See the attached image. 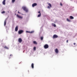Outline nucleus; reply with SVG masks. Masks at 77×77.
Returning <instances> with one entry per match:
<instances>
[{
  "label": "nucleus",
  "instance_id": "nucleus-1",
  "mask_svg": "<svg viewBox=\"0 0 77 77\" xmlns=\"http://www.w3.org/2000/svg\"><path fill=\"white\" fill-rule=\"evenodd\" d=\"M22 8L24 10V11H25L26 12H28V9L26 8V7H22Z\"/></svg>",
  "mask_w": 77,
  "mask_h": 77
},
{
  "label": "nucleus",
  "instance_id": "nucleus-2",
  "mask_svg": "<svg viewBox=\"0 0 77 77\" xmlns=\"http://www.w3.org/2000/svg\"><path fill=\"white\" fill-rule=\"evenodd\" d=\"M44 47L45 49H47V48H48L49 46L48 44H45L44 45Z\"/></svg>",
  "mask_w": 77,
  "mask_h": 77
},
{
  "label": "nucleus",
  "instance_id": "nucleus-3",
  "mask_svg": "<svg viewBox=\"0 0 77 77\" xmlns=\"http://www.w3.org/2000/svg\"><path fill=\"white\" fill-rule=\"evenodd\" d=\"M23 32H24V31L23 30H20L18 31V33L19 34H21V33H23Z\"/></svg>",
  "mask_w": 77,
  "mask_h": 77
},
{
  "label": "nucleus",
  "instance_id": "nucleus-4",
  "mask_svg": "<svg viewBox=\"0 0 77 77\" xmlns=\"http://www.w3.org/2000/svg\"><path fill=\"white\" fill-rule=\"evenodd\" d=\"M53 39H54V38H58V36L56 35H54L53 37Z\"/></svg>",
  "mask_w": 77,
  "mask_h": 77
},
{
  "label": "nucleus",
  "instance_id": "nucleus-5",
  "mask_svg": "<svg viewBox=\"0 0 77 77\" xmlns=\"http://www.w3.org/2000/svg\"><path fill=\"white\" fill-rule=\"evenodd\" d=\"M48 5H49V6H48V8L50 9V8H51V7H52L51 5V4L48 3Z\"/></svg>",
  "mask_w": 77,
  "mask_h": 77
},
{
  "label": "nucleus",
  "instance_id": "nucleus-6",
  "mask_svg": "<svg viewBox=\"0 0 77 77\" xmlns=\"http://www.w3.org/2000/svg\"><path fill=\"white\" fill-rule=\"evenodd\" d=\"M17 17L18 18H20V19H22V18H23V17L20 16V15L18 14H17Z\"/></svg>",
  "mask_w": 77,
  "mask_h": 77
},
{
  "label": "nucleus",
  "instance_id": "nucleus-7",
  "mask_svg": "<svg viewBox=\"0 0 77 77\" xmlns=\"http://www.w3.org/2000/svg\"><path fill=\"white\" fill-rule=\"evenodd\" d=\"M38 14H39L38 15V17H40L41 16V11H40L38 12Z\"/></svg>",
  "mask_w": 77,
  "mask_h": 77
},
{
  "label": "nucleus",
  "instance_id": "nucleus-8",
  "mask_svg": "<svg viewBox=\"0 0 77 77\" xmlns=\"http://www.w3.org/2000/svg\"><path fill=\"white\" fill-rule=\"evenodd\" d=\"M18 41L20 43H21V42L22 41V39L21 38H19Z\"/></svg>",
  "mask_w": 77,
  "mask_h": 77
},
{
  "label": "nucleus",
  "instance_id": "nucleus-9",
  "mask_svg": "<svg viewBox=\"0 0 77 77\" xmlns=\"http://www.w3.org/2000/svg\"><path fill=\"white\" fill-rule=\"evenodd\" d=\"M18 26H16L15 28V32H17L18 31Z\"/></svg>",
  "mask_w": 77,
  "mask_h": 77
},
{
  "label": "nucleus",
  "instance_id": "nucleus-10",
  "mask_svg": "<svg viewBox=\"0 0 77 77\" xmlns=\"http://www.w3.org/2000/svg\"><path fill=\"white\" fill-rule=\"evenodd\" d=\"M37 6V4H36V3H34L32 5V7H35V6Z\"/></svg>",
  "mask_w": 77,
  "mask_h": 77
},
{
  "label": "nucleus",
  "instance_id": "nucleus-11",
  "mask_svg": "<svg viewBox=\"0 0 77 77\" xmlns=\"http://www.w3.org/2000/svg\"><path fill=\"white\" fill-rule=\"evenodd\" d=\"M55 51L56 53H59V51H58V49H57V48L55 49Z\"/></svg>",
  "mask_w": 77,
  "mask_h": 77
},
{
  "label": "nucleus",
  "instance_id": "nucleus-12",
  "mask_svg": "<svg viewBox=\"0 0 77 77\" xmlns=\"http://www.w3.org/2000/svg\"><path fill=\"white\" fill-rule=\"evenodd\" d=\"M6 2V0H4L3 2L2 3L4 5H5L6 3H5V2Z\"/></svg>",
  "mask_w": 77,
  "mask_h": 77
},
{
  "label": "nucleus",
  "instance_id": "nucleus-13",
  "mask_svg": "<svg viewBox=\"0 0 77 77\" xmlns=\"http://www.w3.org/2000/svg\"><path fill=\"white\" fill-rule=\"evenodd\" d=\"M31 67L32 68H34V64L33 63H32L31 64Z\"/></svg>",
  "mask_w": 77,
  "mask_h": 77
},
{
  "label": "nucleus",
  "instance_id": "nucleus-14",
  "mask_svg": "<svg viewBox=\"0 0 77 77\" xmlns=\"http://www.w3.org/2000/svg\"><path fill=\"white\" fill-rule=\"evenodd\" d=\"M4 25V26L6 25V19L5 21Z\"/></svg>",
  "mask_w": 77,
  "mask_h": 77
},
{
  "label": "nucleus",
  "instance_id": "nucleus-15",
  "mask_svg": "<svg viewBox=\"0 0 77 77\" xmlns=\"http://www.w3.org/2000/svg\"><path fill=\"white\" fill-rule=\"evenodd\" d=\"M33 44H37V42H36L34 41V42H33Z\"/></svg>",
  "mask_w": 77,
  "mask_h": 77
},
{
  "label": "nucleus",
  "instance_id": "nucleus-16",
  "mask_svg": "<svg viewBox=\"0 0 77 77\" xmlns=\"http://www.w3.org/2000/svg\"><path fill=\"white\" fill-rule=\"evenodd\" d=\"M52 26H54V27H56V24H54V23H52Z\"/></svg>",
  "mask_w": 77,
  "mask_h": 77
},
{
  "label": "nucleus",
  "instance_id": "nucleus-17",
  "mask_svg": "<svg viewBox=\"0 0 77 77\" xmlns=\"http://www.w3.org/2000/svg\"><path fill=\"white\" fill-rule=\"evenodd\" d=\"M15 0H12V3H14L15 2Z\"/></svg>",
  "mask_w": 77,
  "mask_h": 77
},
{
  "label": "nucleus",
  "instance_id": "nucleus-18",
  "mask_svg": "<svg viewBox=\"0 0 77 77\" xmlns=\"http://www.w3.org/2000/svg\"><path fill=\"white\" fill-rule=\"evenodd\" d=\"M70 19H72L74 18V17H72V16H70Z\"/></svg>",
  "mask_w": 77,
  "mask_h": 77
},
{
  "label": "nucleus",
  "instance_id": "nucleus-19",
  "mask_svg": "<svg viewBox=\"0 0 77 77\" xmlns=\"http://www.w3.org/2000/svg\"><path fill=\"white\" fill-rule=\"evenodd\" d=\"M67 20L69 22H70V21H71V20H69V19H68L67 18Z\"/></svg>",
  "mask_w": 77,
  "mask_h": 77
},
{
  "label": "nucleus",
  "instance_id": "nucleus-20",
  "mask_svg": "<svg viewBox=\"0 0 77 77\" xmlns=\"http://www.w3.org/2000/svg\"><path fill=\"white\" fill-rule=\"evenodd\" d=\"M4 48H5L6 49H8V48L7 46H5L4 47Z\"/></svg>",
  "mask_w": 77,
  "mask_h": 77
},
{
  "label": "nucleus",
  "instance_id": "nucleus-21",
  "mask_svg": "<svg viewBox=\"0 0 77 77\" xmlns=\"http://www.w3.org/2000/svg\"><path fill=\"white\" fill-rule=\"evenodd\" d=\"M33 50H34V51L36 50V47H34V48H33Z\"/></svg>",
  "mask_w": 77,
  "mask_h": 77
},
{
  "label": "nucleus",
  "instance_id": "nucleus-22",
  "mask_svg": "<svg viewBox=\"0 0 77 77\" xmlns=\"http://www.w3.org/2000/svg\"><path fill=\"white\" fill-rule=\"evenodd\" d=\"M5 11H4L2 12V14H5Z\"/></svg>",
  "mask_w": 77,
  "mask_h": 77
},
{
  "label": "nucleus",
  "instance_id": "nucleus-23",
  "mask_svg": "<svg viewBox=\"0 0 77 77\" xmlns=\"http://www.w3.org/2000/svg\"><path fill=\"white\" fill-rule=\"evenodd\" d=\"M43 37H41V40H43Z\"/></svg>",
  "mask_w": 77,
  "mask_h": 77
},
{
  "label": "nucleus",
  "instance_id": "nucleus-24",
  "mask_svg": "<svg viewBox=\"0 0 77 77\" xmlns=\"http://www.w3.org/2000/svg\"><path fill=\"white\" fill-rule=\"evenodd\" d=\"M34 32L33 31H31L30 33H34Z\"/></svg>",
  "mask_w": 77,
  "mask_h": 77
},
{
  "label": "nucleus",
  "instance_id": "nucleus-25",
  "mask_svg": "<svg viewBox=\"0 0 77 77\" xmlns=\"http://www.w3.org/2000/svg\"><path fill=\"white\" fill-rule=\"evenodd\" d=\"M26 33H30V32L28 31H26Z\"/></svg>",
  "mask_w": 77,
  "mask_h": 77
},
{
  "label": "nucleus",
  "instance_id": "nucleus-26",
  "mask_svg": "<svg viewBox=\"0 0 77 77\" xmlns=\"http://www.w3.org/2000/svg\"><path fill=\"white\" fill-rule=\"evenodd\" d=\"M60 5H61V6H62V4L61 3H60Z\"/></svg>",
  "mask_w": 77,
  "mask_h": 77
},
{
  "label": "nucleus",
  "instance_id": "nucleus-27",
  "mask_svg": "<svg viewBox=\"0 0 77 77\" xmlns=\"http://www.w3.org/2000/svg\"><path fill=\"white\" fill-rule=\"evenodd\" d=\"M66 42H67V43H68V40H67V41H66Z\"/></svg>",
  "mask_w": 77,
  "mask_h": 77
},
{
  "label": "nucleus",
  "instance_id": "nucleus-28",
  "mask_svg": "<svg viewBox=\"0 0 77 77\" xmlns=\"http://www.w3.org/2000/svg\"><path fill=\"white\" fill-rule=\"evenodd\" d=\"M73 44H74V45H75V44H76L75 43H73Z\"/></svg>",
  "mask_w": 77,
  "mask_h": 77
},
{
  "label": "nucleus",
  "instance_id": "nucleus-29",
  "mask_svg": "<svg viewBox=\"0 0 77 77\" xmlns=\"http://www.w3.org/2000/svg\"><path fill=\"white\" fill-rule=\"evenodd\" d=\"M18 14H21L20 12H19V11L18 12Z\"/></svg>",
  "mask_w": 77,
  "mask_h": 77
},
{
  "label": "nucleus",
  "instance_id": "nucleus-30",
  "mask_svg": "<svg viewBox=\"0 0 77 77\" xmlns=\"http://www.w3.org/2000/svg\"><path fill=\"white\" fill-rule=\"evenodd\" d=\"M11 56V55H10V56Z\"/></svg>",
  "mask_w": 77,
  "mask_h": 77
}]
</instances>
